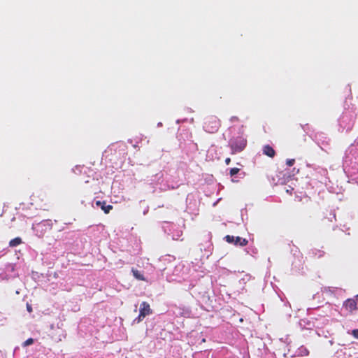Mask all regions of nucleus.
Returning a JSON list of instances; mask_svg holds the SVG:
<instances>
[{"label":"nucleus","mask_w":358,"mask_h":358,"mask_svg":"<svg viewBox=\"0 0 358 358\" xmlns=\"http://www.w3.org/2000/svg\"><path fill=\"white\" fill-rule=\"evenodd\" d=\"M357 297H358V295H357Z\"/></svg>","instance_id":"nucleus-18"},{"label":"nucleus","mask_w":358,"mask_h":358,"mask_svg":"<svg viewBox=\"0 0 358 358\" xmlns=\"http://www.w3.org/2000/svg\"><path fill=\"white\" fill-rule=\"evenodd\" d=\"M152 313V310L150 308V304L146 302L143 301L140 305V309H139V315L138 317L136 319L138 322H141L147 315H149Z\"/></svg>","instance_id":"nucleus-3"},{"label":"nucleus","mask_w":358,"mask_h":358,"mask_svg":"<svg viewBox=\"0 0 358 358\" xmlns=\"http://www.w3.org/2000/svg\"><path fill=\"white\" fill-rule=\"evenodd\" d=\"M220 127V120L216 116H209L204 123L205 131L210 134L217 132Z\"/></svg>","instance_id":"nucleus-2"},{"label":"nucleus","mask_w":358,"mask_h":358,"mask_svg":"<svg viewBox=\"0 0 358 358\" xmlns=\"http://www.w3.org/2000/svg\"><path fill=\"white\" fill-rule=\"evenodd\" d=\"M352 335L358 339V329L352 330Z\"/></svg>","instance_id":"nucleus-14"},{"label":"nucleus","mask_w":358,"mask_h":358,"mask_svg":"<svg viewBox=\"0 0 358 358\" xmlns=\"http://www.w3.org/2000/svg\"><path fill=\"white\" fill-rule=\"evenodd\" d=\"M131 272H132L134 277L136 279H137L138 280H141V281H146L145 278L144 277L143 274L140 271H138L134 268H132Z\"/></svg>","instance_id":"nucleus-7"},{"label":"nucleus","mask_w":358,"mask_h":358,"mask_svg":"<svg viewBox=\"0 0 358 358\" xmlns=\"http://www.w3.org/2000/svg\"><path fill=\"white\" fill-rule=\"evenodd\" d=\"M239 121V118L236 116H232L231 118H230V122H238Z\"/></svg>","instance_id":"nucleus-15"},{"label":"nucleus","mask_w":358,"mask_h":358,"mask_svg":"<svg viewBox=\"0 0 358 358\" xmlns=\"http://www.w3.org/2000/svg\"><path fill=\"white\" fill-rule=\"evenodd\" d=\"M345 308L350 313L357 309V303L353 299H347L343 304Z\"/></svg>","instance_id":"nucleus-4"},{"label":"nucleus","mask_w":358,"mask_h":358,"mask_svg":"<svg viewBox=\"0 0 358 358\" xmlns=\"http://www.w3.org/2000/svg\"><path fill=\"white\" fill-rule=\"evenodd\" d=\"M97 206H100L101 210L106 214L109 213L110 210L113 209L112 205H106L105 201H97L96 202Z\"/></svg>","instance_id":"nucleus-6"},{"label":"nucleus","mask_w":358,"mask_h":358,"mask_svg":"<svg viewBox=\"0 0 358 358\" xmlns=\"http://www.w3.org/2000/svg\"><path fill=\"white\" fill-rule=\"evenodd\" d=\"M224 162H225V164L227 165H229L230 164V162H231V159L229 157H227V158L225 159Z\"/></svg>","instance_id":"nucleus-17"},{"label":"nucleus","mask_w":358,"mask_h":358,"mask_svg":"<svg viewBox=\"0 0 358 358\" xmlns=\"http://www.w3.org/2000/svg\"><path fill=\"white\" fill-rule=\"evenodd\" d=\"M240 171L239 168H232L230 169L229 174L231 176H234L237 174Z\"/></svg>","instance_id":"nucleus-11"},{"label":"nucleus","mask_w":358,"mask_h":358,"mask_svg":"<svg viewBox=\"0 0 358 358\" xmlns=\"http://www.w3.org/2000/svg\"><path fill=\"white\" fill-rule=\"evenodd\" d=\"M22 243V238L20 237H16L9 242V246L11 248L16 247L19 245H20Z\"/></svg>","instance_id":"nucleus-9"},{"label":"nucleus","mask_w":358,"mask_h":358,"mask_svg":"<svg viewBox=\"0 0 358 358\" xmlns=\"http://www.w3.org/2000/svg\"><path fill=\"white\" fill-rule=\"evenodd\" d=\"M263 154L273 158L275 155V151L269 145H266L263 147Z\"/></svg>","instance_id":"nucleus-5"},{"label":"nucleus","mask_w":358,"mask_h":358,"mask_svg":"<svg viewBox=\"0 0 358 358\" xmlns=\"http://www.w3.org/2000/svg\"><path fill=\"white\" fill-rule=\"evenodd\" d=\"M34 343V339L30 338H28L27 340H26L24 343H23V345L24 346H28L29 345H31L33 344Z\"/></svg>","instance_id":"nucleus-12"},{"label":"nucleus","mask_w":358,"mask_h":358,"mask_svg":"<svg viewBox=\"0 0 358 358\" xmlns=\"http://www.w3.org/2000/svg\"><path fill=\"white\" fill-rule=\"evenodd\" d=\"M248 241L245 238H243L241 237L237 236L236 237V240L234 244L236 245L245 246L248 244Z\"/></svg>","instance_id":"nucleus-8"},{"label":"nucleus","mask_w":358,"mask_h":358,"mask_svg":"<svg viewBox=\"0 0 358 358\" xmlns=\"http://www.w3.org/2000/svg\"><path fill=\"white\" fill-rule=\"evenodd\" d=\"M224 239L226 240L227 242H228L229 243H234L236 237H234L233 236L227 235L224 237Z\"/></svg>","instance_id":"nucleus-10"},{"label":"nucleus","mask_w":358,"mask_h":358,"mask_svg":"<svg viewBox=\"0 0 358 358\" xmlns=\"http://www.w3.org/2000/svg\"><path fill=\"white\" fill-rule=\"evenodd\" d=\"M295 159H288L286 161V164L289 166H292L294 164Z\"/></svg>","instance_id":"nucleus-13"},{"label":"nucleus","mask_w":358,"mask_h":358,"mask_svg":"<svg viewBox=\"0 0 358 358\" xmlns=\"http://www.w3.org/2000/svg\"><path fill=\"white\" fill-rule=\"evenodd\" d=\"M229 147L231 150V154L236 155L242 152L247 145V140L242 136L232 138L229 142Z\"/></svg>","instance_id":"nucleus-1"},{"label":"nucleus","mask_w":358,"mask_h":358,"mask_svg":"<svg viewBox=\"0 0 358 358\" xmlns=\"http://www.w3.org/2000/svg\"><path fill=\"white\" fill-rule=\"evenodd\" d=\"M27 310L29 313H31L32 312V307L30 304L29 303H27Z\"/></svg>","instance_id":"nucleus-16"}]
</instances>
